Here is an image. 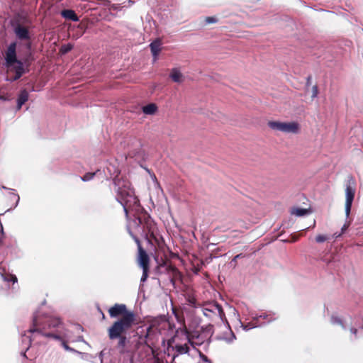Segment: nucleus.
Returning <instances> with one entry per match:
<instances>
[{"instance_id": "f257e3e1", "label": "nucleus", "mask_w": 363, "mask_h": 363, "mask_svg": "<svg viewBox=\"0 0 363 363\" xmlns=\"http://www.w3.org/2000/svg\"><path fill=\"white\" fill-rule=\"evenodd\" d=\"M118 169H115L112 174H116L113 182L114 186L113 190L116 194V199L123 207L126 217L128 218L129 214H133L139 225L142 221L138 215L142 212L143 208L140 204L139 199L135 195L130 182L118 177Z\"/></svg>"}, {"instance_id": "c756f323", "label": "nucleus", "mask_w": 363, "mask_h": 363, "mask_svg": "<svg viewBox=\"0 0 363 363\" xmlns=\"http://www.w3.org/2000/svg\"><path fill=\"white\" fill-rule=\"evenodd\" d=\"M148 270L149 269H143V275L140 279L141 282H145L148 276Z\"/></svg>"}, {"instance_id": "7ed1b4c3", "label": "nucleus", "mask_w": 363, "mask_h": 363, "mask_svg": "<svg viewBox=\"0 0 363 363\" xmlns=\"http://www.w3.org/2000/svg\"><path fill=\"white\" fill-rule=\"evenodd\" d=\"M111 318L122 315L121 318L115 321L108 330V335L111 338L119 336L122 331H128L135 323L136 316L133 311L127 310L125 304L116 303L108 310Z\"/></svg>"}, {"instance_id": "dca6fc26", "label": "nucleus", "mask_w": 363, "mask_h": 363, "mask_svg": "<svg viewBox=\"0 0 363 363\" xmlns=\"http://www.w3.org/2000/svg\"><path fill=\"white\" fill-rule=\"evenodd\" d=\"M189 343L186 341L184 344L176 343L174 350L179 354H187L189 352Z\"/></svg>"}, {"instance_id": "6ab92c4d", "label": "nucleus", "mask_w": 363, "mask_h": 363, "mask_svg": "<svg viewBox=\"0 0 363 363\" xmlns=\"http://www.w3.org/2000/svg\"><path fill=\"white\" fill-rule=\"evenodd\" d=\"M21 60L23 62L26 67L27 69H29V67L31 65L33 61L34 60L33 53L30 51H29Z\"/></svg>"}, {"instance_id": "79ce46f5", "label": "nucleus", "mask_w": 363, "mask_h": 363, "mask_svg": "<svg viewBox=\"0 0 363 363\" xmlns=\"http://www.w3.org/2000/svg\"><path fill=\"white\" fill-rule=\"evenodd\" d=\"M26 47H27V48L30 50V48H31V44H30V43H28L26 45Z\"/></svg>"}, {"instance_id": "8fccbe9b", "label": "nucleus", "mask_w": 363, "mask_h": 363, "mask_svg": "<svg viewBox=\"0 0 363 363\" xmlns=\"http://www.w3.org/2000/svg\"><path fill=\"white\" fill-rule=\"evenodd\" d=\"M135 0H129L130 2L133 3Z\"/></svg>"}, {"instance_id": "412c9836", "label": "nucleus", "mask_w": 363, "mask_h": 363, "mask_svg": "<svg viewBox=\"0 0 363 363\" xmlns=\"http://www.w3.org/2000/svg\"><path fill=\"white\" fill-rule=\"evenodd\" d=\"M241 327L243 328V330L247 331L252 328L261 326V324L259 323H257L256 321L252 320L251 323H247V324H244L240 322Z\"/></svg>"}, {"instance_id": "9d476101", "label": "nucleus", "mask_w": 363, "mask_h": 363, "mask_svg": "<svg viewBox=\"0 0 363 363\" xmlns=\"http://www.w3.org/2000/svg\"><path fill=\"white\" fill-rule=\"evenodd\" d=\"M299 130V125L297 122H284L282 133H297Z\"/></svg>"}, {"instance_id": "c03bdc74", "label": "nucleus", "mask_w": 363, "mask_h": 363, "mask_svg": "<svg viewBox=\"0 0 363 363\" xmlns=\"http://www.w3.org/2000/svg\"><path fill=\"white\" fill-rule=\"evenodd\" d=\"M76 327H77V328L78 330H83L82 327L80 325H77V326H76Z\"/></svg>"}, {"instance_id": "a18cd8bd", "label": "nucleus", "mask_w": 363, "mask_h": 363, "mask_svg": "<svg viewBox=\"0 0 363 363\" xmlns=\"http://www.w3.org/2000/svg\"><path fill=\"white\" fill-rule=\"evenodd\" d=\"M83 340H84V339H83V337H82V336H79V337H78V338H77V341H79V342H80V341H83Z\"/></svg>"}, {"instance_id": "b1692460", "label": "nucleus", "mask_w": 363, "mask_h": 363, "mask_svg": "<svg viewBox=\"0 0 363 363\" xmlns=\"http://www.w3.org/2000/svg\"><path fill=\"white\" fill-rule=\"evenodd\" d=\"M32 339L30 336L23 335L22 337V342L25 345V348L26 347V350H28L31 345Z\"/></svg>"}, {"instance_id": "20e7f679", "label": "nucleus", "mask_w": 363, "mask_h": 363, "mask_svg": "<svg viewBox=\"0 0 363 363\" xmlns=\"http://www.w3.org/2000/svg\"><path fill=\"white\" fill-rule=\"evenodd\" d=\"M175 315L178 321L184 325V320L182 319L180 320H179L178 315L177 314H175ZM213 328L214 327L212 324H208L205 326H202L200 330L189 331L186 326L184 325L183 328L180 329V333L184 335L185 340L195 349L197 346H201L203 344H206L208 345L210 343L211 338L214 333Z\"/></svg>"}, {"instance_id": "473e14b6", "label": "nucleus", "mask_w": 363, "mask_h": 363, "mask_svg": "<svg viewBox=\"0 0 363 363\" xmlns=\"http://www.w3.org/2000/svg\"><path fill=\"white\" fill-rule=\"evenodd\" d=\"M107 170L110 172V174L112 176V174L113 173L115 169H118L117 168H115L112 165H109L107 167ZM113 176L116 177V174H113Z\"/></svg>"}, {"instance_id": "cd10ccee", "label": "nucleus", "mask_w": 363, "mask_h": 363, "mask_svg": "<svg viewBox=\"0 0 363 363\" xmlns=\"http://www.w3.org/2000/svg\"><path fill=\"white\" fill-rule=\"evenodd\" d=\"M328 239V237L324 235H318L315 237V241L318 243H322L326 241Z\"/></svg>"}, {"instance_id": "ea45409f", "label": "nucleus", "mask_w": 363, "mask_h": 363, "mask_svg": "<svg viewBox=\"0 0 363 363\" xmlns=\"http://www.w3.org/2000/svg\"><path fill=\"white\" fill-rule=\"evenodd\" d=\"M104 350H102L100 353H99V358L101 359V361L102 362V357L104 356Z\"/></svg>"}, {"instance_id": "72a5a7b5", "label": "nucleus", "mask_w": 363, "mask_h": 363, "mask_svg": "<svg viewBox=\"0 0 363 363\" xmlns=\"http://www.w3.org/2000/svg\"><path fill=\"white\" fill-rule=\"evenodd\" d=\"M350 225V222L345 223L343 225V226L341 228V233L342 234L344 233L347 230V229L349 228Z\"/></svg>"}, {"instance_id": "4c0bfd02", "label": "nucleus", "mask_w": 363, "mask_h": 363, "mask_svg": "<svg viewBox=\"0 0 363 363\" xmlns=\"http://www.w3.org/2000/svg\"><path fill=\"white\" fill-rule=\"evenodd\" d=\"M242 257V254H239V255H237L236 256H235L232 260V262H236V258H240Z\"/></svg>"}, {"instance_id": "423d86ee", "label": "nucleus", "mask_w": 363, "mask_h": 363, "mask_svg": "<svg viewBox=\"0 0 363 363\" xmlns=\"http://www.w3.org/2000/svg\"><path fill=\"white\" fill-rule=\"evenodd\" d=\"M203 314L212 321L226 320L222 306L216 301L205 303L201 308Z\"/></svg>"}, {"instance_id": "f704fd0d", "label": "nucleus", "mask_w": 363, "mask_h": 363, "mask_svg": "<svg viewBox=\"0 0 363 363\" xmlns=\"http://www.w3.org/2000/svg\"><path fill=\"white\" fill-rule=\"evenodd\" d=\"M17 277L15 275H11V278L7 279L8 281H12L13 284L17 282Z\"/></svg>"}, {"instance_id": "f8f14e48", "label": "nucleus", "mask_w": 363, "mask_h": 363, "mask_svg": "<svg viewBox=\"0 0 363 363\" xmlns=\"http://www.w3.org/2000/svg\"><path fill=\"white\" fill-rule=\"evenodd\" d=\"M60 14L65 19L71 20L74 22L79 21V18L75 11L72 9H64L61 11Z\"/></svg>"}, {"instance_id": "a19ab883", "label": "nucleus", "mask_w": 363, "mask_h": 363, "mask_svg": "<svg viewBox=\"0 0 363 363\" xmlns=\"http://www.w3.org/2000/svg\"><path fill=\"white\" fill-rule=\"evenodd\" d=\"M16 198V205L18 204L19 200H20V198H19V196L18 195H15Z\"/></svg>"}, {"instance_id": "37998d69", "label": "nucleus", "mask_w": 363, "mask_h": 363, "mask_svg": "<svg viewBox=\"0 0 363 363\" xmlns=\"http://www.w3.org/2000/svg\"><path fill=\"white\" fill-rule=\"evenodd\" d=\"M26 351H27V350H26V348H25V351L22 352V356H23V357H26Z\"/></svg>"}, {"instance_id": "2eb2a0df", "label": "nucleus", "mask_w": 363, "mask_h": 363, "mask_svg": "<svg viewBox=\"0 0 363 363\" xmlns=\"http://www.w3.org/2000/svg\"><path fill=\"white\" fill-rule=\"evenodd\" d=\"M263 318L267 320V323H270L277 318V316L274 313L269 312L267 313H263L259 315H255L253 317L254 321L259 323V319Z\"/></svg>"}, {"instance_id": "bb28decb", "label": "nucleus", "mask_w": 363, "mask_h": 363, "mask_svg": "<svg viewBox=\"0 0 363 363\" xmlns=\"http://www.w3.org/2000/svg\"><path fill=\"white\" fill-rule=\"evenodd\" d=\"M65 337H62L61 340H60L61 342H62V346L64 347V349L67 351H70V352H76V350L72 347H70L67 343L64 340Z\"/></svg>"}, {"instance_id": "c85d7f7f", "label": "nucleus", "mask_w": 363, "mask_h": 363, "mask_svg": "<svg viewBox=\"0 0 363 363\" xmlns=\"http://www.w3.org/2000/svg\"><path fill=\"white\" fill-rule=\"evenodd\" d=\"M217 21H218V19L216 17H213V16L206 17V19H205V23L206 24L215 23Z\"/></svg>"}, {"instance_id": "4be33fe9", "label": "nucleus", "mask_w": 363, "mask_h": 363, "mask_svg": "<svg viewBox=\"0 0 363 363\" xmlns=\"http://www.w3.org/2000/svg\"><path fill=\"white\" fill-rule=\"evenodd\" d=\"M309 213V211L306 208H296L292 210L291 213L297 216H303Z\"/></svg>"}, {"instance_id": "a211bd4d", "label": "nucleus", "mask_w": 363, "mask_h": 363, "mask_svg": "<svg viewBox=\"0 0 363 363\" xmlns=\"http://www.w3.org/2000/svg\"><path fill=\"white\" fill-rule=\"evenodd\" d=\"M150 48L152 52V54L156 60L157 57L160 51V43L159 41H154L150 44Z\"/></svg>"}, {"instance_id": "0eeeda50", "label": "nucleus", "mask_w": 363, "mask_h": 363, "mask_svg": "<svg viewBox=\"0 0 363 363\" xmlns=\"http://www.w3.org/2000/svg\"><path fill=\"white\" fill-rule=\"evenodd\" d=\"M351 183L354 184V181L351 179L345 188V216L348 218L351 211L352 202L354 198L355 189L352 186Z\"/></svg>"}, {"instance_id": "7c9ffc66", "label": "nucleus", "mask_w": 363, "mask_h": 363, "mask_svg": "<svg viewBox=\"0 0 363 363\" xmlns=\"http://www.w3.org/2000/svg\"><path fill=\"white\" fill-rule=\"evenodd\" d=\"M318 86L316 85H315L312 87V96H311L312 99L316 98L318 96Z\"/></svg>"}, {"instance_id": "3c124183", "label": "nucleus", "mask_w": 363, "mask_h": 363, "mask_svg": "<svg viewBox=\"0 0 363 363\" xmlns=\"http://www.w3.org/2000/svg\"><path fill=\"white\" fill-rule=\"evenodd\" d=\"M315 221L314 220V222H313V226L314 227V226H315Z\"/></svg>"}, {"instance_id": "6e6552de", "label": "nucleus", "mask_w": 363, "mask_h": 363, "mask_svg": "<svg viewBox=\"0 0 363 363\" xmlns=\"http://www.w3.org/2000/svg\"><path fill=\"white\" fill-rule=\"evenodd\" d=\"M131 236L134 238L135 242L138 243V264L142 269H149L150 258L146 251L143 248L140 243L139 239L130 233Z\"/></svg>"}, {"instance_id": "f03ea898", "label": "nucleus", "mask_w": 363, "mask_h": 363, "mask_svg": "<svg viewBox=\"0 0 363 363\" xmlns=\"http://www.w3.org/2000/svg\"><path fill=\"white\" fill-rule=\"evenodd\" d=\"M28 332L30 333H37L43 336L55 340L69 337L67 331L60 318L47 316L42 320L37 313L33 315V326L30 328Z\"/></svg>"}, {"instance_id": "393cba45", "label": "nucleus", "mask_w": 363, "mask_h": 363, "mask_svg": "<svg viewBox=\"0 0 363 363\" xmlns=\"http://www.w3.org/2000/svg\"><path fill=\"white\" fill-rule=\"evenodd\" d=\"M99 172V169H98L96 172H88V173H86L83 177H81V179L84 182H88V181H90L91 179H92L94 177V175L98 172Z\"/></svg>"}, {"instance_id": "49530a36", "label": "nucleus", "mask_w": 363, "mask_h": 363, "mask_svg": "<svg viewBox=\"0 0 363 363\" xmlns=\"http://www.w3.org/2000/svg\"><path fill=\"white\" fill-rule=\"evenodd\" d=\"M341 235H342V233H339V234H337V233H335V234H334V236H335V238H339L340 236H341Z\"/></svg>"}, {"instance_id": "a878e982", "label": "nucleus", "mask_w": 363, "mask_h": 363, "mask_svg": "<svg viewBox=\"0 0 363 363\" xmlns=\"http://www.w3.org/2000/svg\"><path fill=\"white\" fill-rule=\"evenodd\" d=\"M331 323L334 325H335V324L340 325H342V327L344 330H346L345 325L343 324L342 320L338 317L333 315L331 317Z\"/></svg>"}, {"instance_id": "5701e85b", "label": "nucleus", "mask_w": 363, "mask_h": 363, "mask_svg": "<svg viewBox=\"0 0 363 363\" xmlns=\"http://www.w3.org/2000/svg\"><path fill=\"white\" fill-rule=\"evenodd\" d=\"M73 48V45L71 43H67L62 45L60 49V52L62 55H65L69 51H71Z\"/></svg>"}, {"instance_id": "39448f33", "label": "nucleus", "mask_w": 363, "mask_h": 363, "mask_svg": "<svg viewBox=\"0 0 363 363\" xmlns=\"http://www.w3.org/2000/svg\"><path fill=\"white\" fill-rule=\"evenodd\" d=\"M16 46L17 43L12 42L9 44L5 51L4 65L7 68L10 69L15 73V75L12 78L6 79V81L10 82L17 81L23 76V74L29 72V69L26 67L23 62L17 58Z\"/></svg>"}, {"instance_id": "de8ad7c7", "label": "nucleus", "mask_w": 363, "mask_h": 363, "mask_svg": "<svg viewBox=\"0 0 363 363\" xmlns=\"http://www.w3.org/2000/svg\"><path fill=\"white\" fill-rule=\"evenodd\" d=\"M0 99L5 101V100H6V98H5V97H4V96H0Z\"/></svg>"}, {"instance_id": "ddd939ff", "label": "nucleus", "mask_w": 363, "mask_h": 363, "mask_svg": "<svg viewBox=\"0 0 363 363\" xmlns=\"http://www.w3.org/2000/svg\"><path fill=\"white\" fill-rule=\"evenodd\" d=\"M29 94L26 89L20 91L17 99V110H20L22 106L28 100Z\"/></svg>"}, {"instance_id": "09e8293b", "label": "nucleus", "mask_w": 363, "mask_h": 363, "mask_svg": "<svg viewBox=\"0 0 363 363\" xmlns=\"http://www.w3.org/2000/svg\"><path fill=\"white\" fill-rule=\"evenodd\" d=\"M359 333H363V327L360 328Z\"/></svg>"}, {"instance_id": "58836bf2", "label": "nucleus", "mask_w": 363, "mask_h": 363, "mask_svg": "<svg viewBox=\"0 0 363 363\" xmlns=\"http://www.w3.org/2000/svg\"><path fill=\"white\" fill-rule=\"evenodd\" d=\"M231 336H232V338L227 340L229 342H231L234 339H235V335H234L233 333H231Z\"/></svg>"}, {"instance_id": "c9c22d12", "label": "nucleus", "mask_w": 363, "mask_h": 363, "mask_svg": "<svg viewBox=\"0 0 363 363\" xmlns=\"http://www.w3.org/2000/svg\"><path fill=\"white\" fill-rule=\"evenodd\" d=\"M350 331H351V333H352V334H354V335H356V334H357V330L356 328H353V327H352V328H350Z\"/></svg>"}, {"instance_id": "2f4dec72", "label": "nucleus", "mask_w": 363, "mask_h": 363, "mask_svg": "<svg viewBox=\"0 0 363 363\" xmlns=\"http://www.w3.org/2000/svg\"><path fill=\"white\" fill-rule=\"evenodd\" d=\"M200 357L202 359V361L205 363H213L211 359L208 358L207 356L200 352Z\"/></svg>"}, {"instance_id": "4468645a", "label": "nucleus", "mask_w": 363, "mask_h": 363, "mask_svg": "<svg viewBox=\"0 0 363 363\" xmlns=\"http://www.w3.org/2000/svg\"><path fill=\"white\" fill-rule=\"evenodd\" d=\"M169 77L177 83H181L184 81V76L178 68L172 69Z\"/></svg>"}, {"instance_id": "f3484780", "label": "nucleus", "mask_w": 363, "mask_h": 363, "mask_svg": "<svg viewBox=\"0 0 363 363\" xmlns=\"http://www.w3.org/2000/svg\"><path fill=\"white\" fill-rule=\"evenodd\" d=\"M143 112L146 115H153L157 111V106L155 104H149L144 106L143 108Z\"/></svg>"}, {"instance_id": "aec40b11", "label": "nucleus", "mask_w": 363, "mask_h": 363, "mask_svg": "<svg viewBox=\"0 0 363 363\" xmlns=\"http://www.w3.org/2000/svg\"><path fill=\"white\" fill-rule=\"evenodd\" d=\"M283 124H284V122H280V121H269L268 122V126L274 130H277V131H280V132H282L283 130Z\"/></svg>"}, {"instance_id": "e433bc0d", "label": "nucleus", "mask_w": 363, "mask_h": 363, "mask_svg": "<svg viewBox=\"0 0 363 363\" xmlns=\"http://www.w3.org/2000/svg\"><path fill=\"white\" fill-rule=\"evenodd\" d=\"M311 76H308L307 77V82H306V86H309L310 84H311Z\"/></svg>"}, {"instance_id": "9b49d317", "label": "nucleus", "mask_w": 363, "mask_h": 363, "mask_svg": "<svg viewBox=\"0 0 363 363\" xmlns=\"http://www.w3.org/2000/svg\"><path fill=\"white\" fill-rule=\"evenodd\" d=\"M127 332L128 331H122L119 334L118 337H114V338H111L110 336H108L109 339L111 340H116V339L118 340V344H117V347L120 350L121 352H124V348H125V347L126 345V343L128 342V339H127V337L125 336V333Z\"/></svg>"}, {"instance_id": "1a4fd4ad", "label": "nucleus", "mask_w": 363, "mask_h": 363, "mask_svg": "<svg viewBox=\"0 0 363 363\" xmlns=\"http://www.w3.org/2000/svg\"><path fill=\"white\" fill-rule=\"evenodd\" d=\"M14 33H15L16 37L20 40H29L30 39V35H29L28 30L26 27H24L20 24H18L14 28Z\"/></svg>"}]
</instances>
